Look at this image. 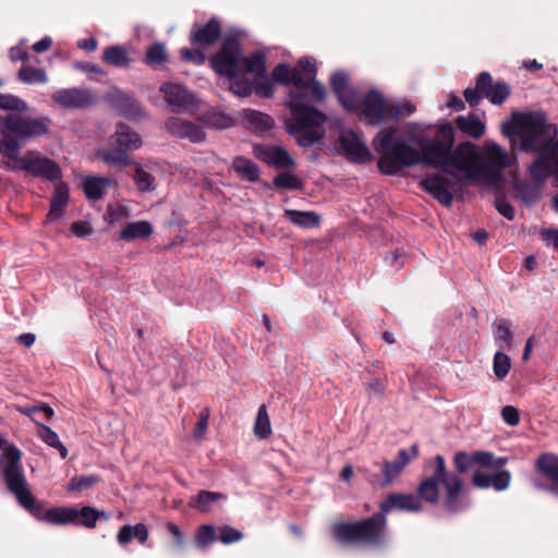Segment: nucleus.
Instances as JSON below:
<instances>
[{
	"mask_svg": "<svg viewBox=\"0 0 558 558\" xmlns=\"http://www.w3.org/2000/svg\"><path fill=\"white\" fill-rule=\"evenodd\" d=\"M414 142L420 149L409 145L403 137H395V129L380 130L372 142L374 150L381 156L377 161L379 171L393 175L417 163L437 169L448 167L450 148L454 144L453 126L449 122L444 123L433 138L418 135L414 136Z\"/></svg>",
	"mask_w": 558,
	"mask_h": 558,
	"instance_id": "f257e3e1",
	"label": "nucleus"
},
{
	"mask_svg": "<svg viewBox=\"0 0 558 558\" xmlns=\"http://www.w3.org/2000/svg\"><path fill=\"white\" fill-rule=\"evenodd\" d=\"M425 469H432V474L424 477L416 494L393 493L386 497L379 509L386 513L392 510L418 512L423 510V502L435 506L441 504L444 510L450 514L461 513L470 508V500L464 489L462 478L449 473L446 460L436 454L424 463Z\"/></svg>",
	"mask_w": 558,
	"mask_h": 558,
	"instance_id": "f03ea898",
	"label": "nucleus"
},
{
	"mask_svg": "<svg viewBox=\"0 0 558 558\" xmlns=\"http://www.w3.org/2000/svg\"><path fill=\"white\" fill-rule=\"evenodd\" d=\"M50 124L51 120L45 116L27 120L19 117L2 119L0 121V154L8 159L5 167L14 171H25L49 182L60 181L62 169L53 159L41 156L37 150H27L20 156L23 144L48 134Z\"/></svg>",
	"mask_w": 558,
	"mask_h": 558,
	"instance_id": "7ed1b4c3",
	"label": "nucleus"
},
{
	"mask_svg": "<svg viewBox=\"0 0 558 558\" xmlns=\"http://www.w3.org/2000/svg\"><path fill=\"white\" fill-rule=\"evenodd\" d=\"M271 76L276 83L284 86L292 85L286 105L293 119L289 132L295 137L298 144L310 147L323 140L325 132L322 128L327 121V116L311 106L310 95H304L301 71L287 63H279L274 68Z\"/></svg>",
	"mask_w": 558,
	"mask_h": 558,
	"instance_id": "20e7f679",
	"label": "nucleus"
},
{
	"mask_svg": "<svg viewBox=\"0 0 558 558\" xmlns=\"http://www.w3.org/2000/svg\"><path fill=\"white\" fill-rule=\"evenodd\" d=\"M387 518L381 512L355 522H341L332 526L335 538L344 544L361 543L379 547L386 543Z\"/></svg>",
	"mask_w": 558,
	"mask_h": 558,
	"instance_id": "39448f33",
	"label": "nucleus"
},
{
	"mask_svg": "<svg viewBox=\"0 0 558 558\" xmlns=\"http://www.w3.org/2000/svg\"><path fill=\"white\" fill-rule=\"evenodd\" d=\"M512 118L513 123L502 126L504 134L507 136L519 134L522 151L537 150L538 146L543 145L546 140L543 138V135L549 126L547 124V114L542 110L513 112Z\"/></svg>",
	"mask_w": 558,
	"mask_h": 558,
	"instance_id": "423d86ee",
	"label": "nucleus"
},
{
	"mask_svg": "<svg viewBox=\"0 0 558 558\" xmlns=\"http://www.w3.org/2000/svg\"><path fill=\"white\" fill-rule=\"evenodd\" d=\"M242 48L238 35L230 34L219 50L209 58L211 69L220 76L232 77L241 73Z\"/></svg>",
	"mask_w": 558,
	"mask_h": 558,
	"instance_id": "0eeeda50",
	"label": "nucleus"
},
{
	"mask_svg": "<svg viewBox=\"0 0 558 558\" xmlns=\"http://www.w3.org/2000/svg\"><path fill=\"white\" fill-rule=\"evenodd\" d=\"M8 490L14 495L17 504L29 512L36 520L46 522L47 509L44 505L37 502L33 496L22 466L14 472L8 471L4 477Z\"/></svg>",
	"mask_w": 558,
	"mask_h": 558,
	"instance_id": "6e6552de",
	"label": "nucleus"
},
{
	"mask_svg": "<svg viewBox=\"0 0 558 558\" xmlns=\"http://www.w3.org/2000/svg\"><path fill=\"white\" fill-rule=\"evenodd\" d=\"M389 101L390 99H385V97L378 89L372 88L364 95H362L359 92L357 107L355 109L347 110L361 114L364 118L367 125L376 126L389 120Z\"/></svg>",
	"mask_w": 558,
	"mask_h": 558,
	"instance_id": "1a4fd4ad",
	"label": "nucleus"
},
{
	"mask_svg": "<svg viewBox=\"0 0 558 558\" xmlns=\"http://www.w3.org/2000/svg\"><path fill=\"white\" fill-rule=\"evenodd\" d=\"M445 174H430L421 181L422 189L441 205L449 207L457 192L458 179L450 171Z\"/></svg>",
	"mask_w": 558,
	"mask_h": 558,
	"instance_id": "9d476101",
	"label": "nucleus"
},
{
	"mask_svg": "<svg viewBox=\"0 0 558 558\" xmlns=\"http://www.w3.org/2000/svg\"><path fill=\"white\" fill-rule=\"evenodd\" d=\"M299 70L302 73L304 95H310L311 106L320 104L326 99L327 92L325 86L316 80L317 62L313 57H302L299 62Z\"/></svg>",
	"mask_w": 558,
	"mask_h": 558,
	"instance_id": "9b49d317",
	"label": "nucleus"
},
{
	"mask_svg": "<svg viewBox=\"0 0 558 558\" xmlns=\"http://www.w3.org/2000/svg\"><path fill=\"white\" fill-rule=\"evenodd\" d=\"M339 146L345 158L357 165L373 160V154L362 138L361 134L353 130H343L339 135Z\"/></svg>",
	"mask_w": 558,
	"mask_h": 558,
	"instance_id": "f8f14e48",
	"label": "nucleus"
},
{
	"mask_svg": "<svg viewBox=\"0 0 558 558\" xmlns=\"http://www.w3.org/2000/svg\"><path fill=\"white\" fill-rule=\"evenodd\" d=\"M554 140L548 137L545 140L543 145L538 146L537 150L531 151L536 153L537 157L527 167V172L532 182H534L537 186H542L546 180L551 174H554V155H551Z\"/></svg>",
	"mask_w": 558,
	"mask_h": 558,
	"instance_id": "ddd939ff",
	"label": "nucleus"
},
{
	"mask_svg": "<svg viewBox=\"0 0 558 558\" xmlns=\"http://www.w3.org/2000/svg\"><path fill=\"white\" fill-rule=\"evenodd\" d=\"M252 151L255 158L275 169H290L295 166L291 154L280 145L255 143Z\"/></svg>",
	"mask_w": 558,
	"mask_h": 558,
	"instance_id": "4468645a",
	"label": "nucleus"
},
{
	"mask_svg": "<svg viewBox=\"0 0 558 558\" xmlns=\"http://www.w3.org/2000/svg\"><path fill=\"white\" fill-rule=\"evenodd\" d=\"M418 456V445L413 444L409 448L400 449L393 461H385L383 464V487L392 484L402 473L404 468Z\"/></svg>",
	"mask_w": 558,
	"mask_h": 558,
	"instance_id": "2eb2a0df",
	"label": "nucleus"
},
{
	"mask_svg": "<svg viewBox=\"0 0 558 558\" xmlns=\"http://www.w3.org/2000/svg\"><path fill=\"white\" fill-rule=\"evenodd\" d=\"M160 92L165 100L173 111L194 110L196 108V98L183 85L177 83H163Z\"/></svg>",
	"mask_w": 558,
	"mask_h": 558,
	"instance_id": "dca6fc26",
	"label": "nucleus"
},
{
	"mask_svg": "<svg viewBox=\"0 0 558 558\" xmlns=\"http://www.w3.org/2000/svg\"><path fill=\"white\" fill-rule=\"evenodd\" d=\"M166 130L173 136L189 140L192 143H202L206 138L204 126L201 123L170 117L165 123Z\"/></svg>",
	"mask_w": 558,
	"mask_h": 558,
	"instance_id": "f3484780",
	"label": "nucleus"
},
{
	"mask_svg": "<svg viewBox=\"0 0 558 558\" xmlns=\"http://www.w3.org/2000/svg\"><path fill=\"white\" fill-rule=\"evenodd\" d=\"M329 83L341 106L355 109L359 105V90L350 87L349 75L344 71H336L330 75Z\"/></svg>",
	"mask_w": 558,
	"mask_h": 558,
	"instance_id": "a211bd4d",
	"label": "nucleus"
},
{
	"mask_svg": "<svg viewBox=\"0 0 558 558\" xmlns=\"http://www.w3.org/2000/svg\"><path fill=\"white\" fill-rule=\"evenodd\" d=\"M108 97L110 105L125 119L138 121L146 117L140 102L121 89L112 90Z\"/></svg>",
	"mask_w": 558,
	"mask_h": 558,
	"instance_id": "6ab92c4d",
	"label": "nucleus"
},
{
	"mask_svg": "<svg viewBox=\"0 0 558 558\" xmlns=\"http://www.w3.org/2000/svg\"><path fill=\"white\" fill-rule=\"evenodd\" d=\"M477 87L484 98L488 99L490 104L500 106L510 96V86L504 81H497L493 84V77L489 72H481L477 75Z\"/></svg>",
	"mask_w": 558,
	"mask_h": 558,
	"instance_id": "aec40b11",
	"label": "nucleus"
},
{
	"mask_svg": "<svg viewBox=\"0 0 558 558\" xmlns=\"http://www.w3.org/2000/svg\"><path fill=\"white\" fill-rule=\"evenodd\" d=\"M476 156V146L473 143H460L457 147L450 148L448 167L464 172L465 178H468L472 167L476 166V163L473 162Z\"/></svg>",
	"mask_w": 558,
	"mask_h": 558,
	"instance_id": "412c9836",
	"label": "nucleus"
},
{
	"mask_svg": "<svg viewBox=\"0 0 558 558\" xmlns=\"http://www.w3.org/2000/svg\"><path fill=\"white\" fill-rule=\"evenodd\" d=\"M221 36V24L218 19L211 17L206 24H194L191 32V43L197 48L213 46Z\"/></svg>",
	"mask_w": 558,
	"mask_h": 558,
	"instance_id": "4be33fe9",
	"label": "nucleus"
},
{
	"mask_svg": "<svg viewBox=\"0 0 558 558\" xmlns=\"http://www.w3.org/2000/svg\"><path fill=\"white\" fill-rule=\"evenodd\" d=\"M536 469L550 481V484L535 482L534 486L558 497V457L554 453H543L536 461Z\"/></svg>",
	"mask_w": 558,
	"mask_h": 558,
	"instance_id": "5701e85b",
	"label": "nucleus"
},
{
	"mask_svg": "<svg viewBox=\"0 0 558 558\" xmlns=\"http://www.w3.org/2000/svg\"><path fill=\"white\" fill-rule=\"evenodd\" d=\"M52 100L63 108H85L93 104L92 95L87 89L61 88L52 94Z\"/></svg>",
	"mask_w": 558,
	"mask_h": 558,
	"instance_id": "b1692460",
	"label": "nucleus"
},
{
	"mask_svg": "<svg viewBox=\"0 0 558 558\" xmlns=\"http://www.w3.org/2000/svg\"><path fill=\"white\" fill-rule=\"evenodd\" d=\"M511 474L507 470H501L495 474H487L481 471L473 473L471 483L474 487L480 489H487L493 487L497 492L505 490L509 487Z\"/></svg>",
	"mask_w": 558,
	"mask_h": 558,
	"instance_id": "393cba45",
	"label": "nucleus"
},
{
	"mask_svg": "<svg viewBox=\"0 0 558 558\" xmlns=\"http://www.w3.org/2000/svg\"><path fill=\"white\" fill-rule=\"evenodd\" d=\"M70 198L69 185L65 182H59L54 185L53 195L50 201V209L46 217V222H53L63 216V209L66 207Z\"/></svg>",
	"mask_w": 558,
	"mask_h": 558,
	"instance_id": "a878e982",
	"label": "nucleus"
},
{
	"mask_svg": "<svg viewBox=\"0 0 558 558\" xmlns=\"http://www.w3.org/2000/svg\"><path fill=\"white\" fill-rule=\"evenodd\" d=\"M0 465L2 466L3 477L7 476L8 471L14 472L22 466L21 459L22 452L14 445L8 442L4 436L0 433Z\"/></svg>",
	"mask_w": 558,
	"mask_h": 558,
	"instance_id": "bb28decb",
	"label": "nucleus"
},
{
	"mask_svg": "<svg viewBox=\"0 0 558 558\" xmlns=\"http://www.w3.org/2000/svg\"><path fill=\"white\" fill-rule=\"evenodd\" d=\"M242 124L251 132L263 134L271 130L275 122L267 113L254 109H246L243 112Z\"/></svg>",
	"mask_w": 558,
	"mask_h": 558,
	"instance_id": "cd10ccee",
	"label": "nucleus"
},
{
	"mask_svg": "<svg viewBox=\"0 0 558 558\" xmlns=\"http://www.w3.org/2000/svg\"><path fill=\"white\" fill-rule=\"evenodd\" d=\"M111 141L112 146H118L128 154L142 145L140 135L124 123L117 124V130Z\"/></svg>",
	"mask_w": 558,
	"mask_h": 558,
	"instance_id": "c85d7f7f",
	"label": "nucleus"
},
{
	"mask_svg": "<svg viewBox=\"0 0 558 558\" xmlns=\"http://www.w3.org/2000/svg\"><path fill=\"white\" fill-rule=\"evenodd\" d=\"M111 184L112 180L109 178L87 175L83 179L82 187L89 201H99Z\"/></svg>",
	"mask_w": 558,
	"mask_h": 558,
	"instance_id": "c756f323",
	"label": "nucleus"
},
{
	"mask_svg": "<svg viewBox=\"0 0 558 558\" xmlns=\"http://www.w3.org/2000/svg\"><path fill=\"white\" fill-rule=\"evenodd\" d=\"M149 533L146 524L137 523L135 525L125 524L120 527L117 539L118 543L122 546L128 545L134 538L138 541L140 544L144 545L148 539Z\"/></svg>",
	"mask_w": 558,
	"mask_h": 558,
	"instance_id": "7c9ffc66",
	"label": "nucleus"
},
{
	"mask_svg": "<svg viewBox=\"0 0 558 558\" xmlns=\"http://www.w3.org/2000/svg\"><path fill=\"white\" fill-rule=\"evenodd\" d=\"M456 125L463 134L475 140L483 136L486 131L485 123L475 114L459 116Z\"/></svg>",
	"mask_w": 558,
	"mask_h": 558,
	"instance_id": "2f4dec72",
	"label": "nucleus"
},
{
	"mask_svg": "<svg viewBox=\"0 0 558 558\" xmlns=\"http://www.w3.org/2000/svg\"><path fill=\"white\" fill-rule=\"evenodd\" d=\"M232 169L250 183H256L260 179L259 167L251 159L244 156H236L232 161Z\"/></svg>",
	"mask_w": 558,
	"mask_h": 558,
	"instance_id": "473e14b6",
	"label": "nucleus"
},
{
	"mask_svg": "<svg viewBox=\"0 0 558 558\" xmlns=\"http://www.w3.org/2000/svg\"><path fill=\"white\" fill-rule=\"evenodd\" d=\"M154 232L151 223L147 220L128 222L120 231V239L133 241L136 239H148Z\"/></svg>",
	"mask_w": 558,
	"mask_h": 558,
	"instance_id": "72a5a7b5",
	"label": "nucleus"
},
{
	"mask_svg": "<svg viewBox=\"0 0 558 558\" xmlns=\"http://www.w3.org/2000/svg\"><path fill=\"white\" fill-rule=\"evenodd\" d=\"M284 217L294 226L302 229L316 228L320 223V216L315 211L284 209Z\"/></svg>",
	"mask_w": 558,
	"mask_h": 558,
	"instance_id": "f704fd0d",
	"label": "nucleus"
},
{
	"mask_svg": "<svg viewBox=\"0 0 558 558\" xmlns=\"http://www.w3.org/2000/svg\"><path fill=\"white\" fill-rule=\"evenodd\" d=\"M76 508L60 506L47 509L46 522L52 525H69L75 524Z\"/></svg>",
	"mask_w": 558,
	"mask_h": 558,
	"instance_id": "c9c22d12",
	"label": "nucleus"
},
{
	"mask_svg": "<svg viewBox=\"0 0 558 558\" xmlns=\"http://www.w3.org/2000/svg\"><path fill=\"white\" fill-rule=\"evenodd\" d=\"M266 71V57L263 52L255 51L247 57L242 54L241 73H252L255 77H264Z\"/></svg>",
	"mask_w": 558,
	"mask_h": 558,
	"instance_id": "e433bc0d",
	"label": "nucleus"
},
{
	"mask_svg": "<svg viewBox=\"0 0 558 558\" xmlns=\"http://www.w3.org/2000/svg\"><path fill=\"white\" fill-rule=\"evenodd\" d=\"M494 340L499 350L509 351L512 347L511 324L508 319L500 318L493 323Z\"/></svg>",
	"mask_w": 558,
	"mask_h": 558,
	"instance_id": "4c0bfd02",
	"label": "nucleus"
},
{
	"mask_svg": "<svg viewBox=\"0 0 558 558\" xmlns=\"http://www.w3.org/2000/svg\"><path fill=\"white\" fill-rule=\"evenodd\" d=\"M100 519L108 520L109 514L106 511L97 510L94 507L83 506L81 509H76V520L74 525L94 529L97 521Z\"/></svg>",
	"mask_w": 558,
	"mask_h": 558,
	"instance_id": "58836bf2",
	"label": "nucleus"
},
{
	"mask_svg": "<svg viewBox=\"0 0 558 558\" xmlns=\"http://www.w3.org/2000/svg\"><path fill=\"white\" fill-rule=\"evenodd\" d=\"M102 60L116 68H126L131 63L128 49L120 45L107 47L104 50Z\"/></svg>",
	"mask_w": 558,
	"mask_h": 558,
	"instance_id": "ea45409f",
	"label": "nucleus"
},
{
	"mask_svg": "<svg viewBox=\"0 0 558 558\" xmlns=\"http://www.w3.org/2000/svg\"><path fill=\"white\" fill-rule=\"evenodd\" d=\"M485 150L486 160L489 165L495 166L499 170H504L510 165L508 153L497 143H486Z\"/></svg>",
	"mask_w": 558,
	"mask_h": 558,
	"instance_id": "a19ab883",
	"label": "nucleus"
},
{
	"mask_svg": "<svg viewBox=\"0 0 558 558\" xmlns=\"http://www.w3.org/2000/svg\"><path fill=\"white\" fill-rule=\"evenodd\" d=\"M221 499H226V496L222 493L201 490L195 497L192 498L190 506L199 512H207L214 502H217Z\"/></svg>",
	"mask_w": 558,
	"mask_h": 558,
	"instance_id": "79ce46f5",
	"label": "nucleus"
},
{
	"mask_svg": "<svg viewBox=\"0 0 558 558\" xmlns=\"http://www.w3.org/2000/svg\"><path fill=\"white\" fill-rule=\"evenodd\" d=\"M38 426V436L40 439L49 447L57 449L60 452L62 459L68 457V449L61 442L59 435L52 430L49 426L37 423Z\"/></svg>",
	"mask_w": 558,
	"mask_h": 558,
	"instance_id": "37998d69",
	"label": "nucleus"
},
{
	"mask_svg": "<svg viewBox=\"0 0 558 558\" xmlns=\"http://www.w3.org/2000/svg\"><path fill=\"white\" fill-rule=\"evenodd\" d=\"M501 171L502 170H499L498 168L492 169L485 166L476 165L472 167L466 179L478 180L488 185H495L501 178Z\"/></svg>",
	"mask_w": 558,
	"mask_h": 558,
	"instance_id": "c03bdc74",
	"label": "nucleus"
},
{
	"mask_svg": "<svg viewBox=\"0 0 558 558\" xmlns=\"http://www.w3.org/2000/svg\"><path fill=\"white\" fill-rule=\"evenodd\" d=\"M17 78L24 84H44L48 82V76L44 69L33 68L31 65H22L17 72Z\"/></svg>",
	"mask_w": 558,
	"mask_h": 558,
	"instance_id": "a18cd8bd",
	"label": "nucleus"
},
{
	"mask_svg": "<svg viewBox=\"0 0 558 558\" xmlns=\"http://www.w3.org/2000/svg\"><path fill=\"white\" fill-rule=\"evenodd\" d=\"M244 74L239 73L235 76L227 77L230 90L239 97H248L253 93V84Z\"/></svg>",
	"mask_w": 558,
	"mask_h": 558,
	"instance_id": "49530a36",
	"label": "nucleus"
},
{
	"mask_svg": "<svg viewBox=\"0 0 558 558\" xmlns=\"http://www.w3.org/2000/svg\"><path fill=\"white\" fill-rule=\"evenodd\" d=\"M274 186L280 190L296 191L302 189L303 183L296 174L283 171L274 178Z\"/></svg>",
	"mask_w": 558,
	"mask_h": 558,
	"instance_id": "de8ad7c7",
	"label": "nucleus"
},
{
	"mask_svg": "<svg viewBox=\"0 0 558 558\" xmlns=\"http://www.w3.org/2000/svg\"><path fill=\"white\" fill-rule=\"evenodd\" d=\"M271 432V425L266 405L262 404L257 411L254 425V433L258 438L266 439L268 436H270Z\"/></svg>",
	"mask_w": 558,
	"mask_h": 558,
	"instance_id": "09e8293b",
	"label": "nucleus"
},
{
	"mask_svg": "<svg viewBox=\"0 0 558 558\" xmlns=\"http://www.w3.org/2000/svg\"><path fill=\"white\" fill-rule=\"evenodd\" d=\"M453 468L454 472H451L452 474H457L459 478L461 474H465L469 472L474 465V456L473 453H469L466 451H458L453 454Z\"/></svg>",
	"mask_w": 558,
	"mask_h": 558,
	"instance_id": "8fccbe9b",
	"label": "nucleus"
},
{
	"mask_svg": "<svg viewBox=\"0 0 558 558\" xmlns=\"http://www.w3.org/2000/svg\"><path fill=\"white\" fill-rule=\"evenodd\" d=\"M511 368V359L505 351L499 350L495 353L493 360V371L494 375L499 379H505Z\"/></svg>",
	"mask_w": 558,
	"mask_h": 558,
	"instance_id": "3c124183",
	"label": "nucleus"
},
{
	"mask_svg": "<svg viewBox=\"0 0 558 558\" xmlns=\"http://www.w3.org/2000/svg\"><path fill=\"white\" fill-rule=\"evenodd\" d=\"M101 158L105 162L119 167H126L131 163L129 154L118 146L104 150Z\"/></svg>",
	"mask_w": 558,
	"mask_h": 558,
	"instance_id": "603ef678",
	"label": "nucleus"
},
{
	"mask_svg": "<svg viewBox=\"0 0 558 558\" xmlns=\"http://www.w3.org/2000/svg\"><path fill=\"white\" fill-rule=\"evenodd\" d=\"M415 107L409 101L400 102L390 100L388 104V118L389 120L399 121L402 118L409 117L414 113Z\"/></svg>",
	"mask_w": 558,
	"mask_h": 558,
	"instance_id": "864d4df0",
	"label": "nucleus"
},
{
	"mask_svg": "<svg viewBox=\"0 0 558 558\" xmlns=\"http://www.w3.org/2000/svg\"><path fill=\"white\" fill-rule=\"evenodd\" d=\"M168 61V54L166 47L161 43H155L151 45L146 53L144 62L148 65H158Z\"/></svg>",
	"mask_w": 558,
	"mask_h": 558,
	"instance_id": "5fc2aeb1",
	"label": "nucleus"
},
{
	"mask_svg": "<svg viewBox=\"0 0 558 558\" xmlns=\"http://www.w3.org/2000/svg\"><path fill=\"white\" fill-rule=\"evenodd\" d=\"M539 187L534 182L520 181L514 185L522 201L526 204L535 203L539 197Z\"/></svg>",
	"mask_w": 558,
	"mask_h": 558,
	"instance_id": "6e6d98bb",
	"label": "nucleus"
},
{
	"mask_svg": "<svg viewBox=\"0 0 558 558\" xmlns=\"http://www.w3.org/2000/svg\"><path fill=\"white\" fill-rule=\"evenodd\" d=\"M99 480V476L96 474L74 476L66 485V489L69 492H82L97 484Z\"/></svg>",
	"mask_w": 558,
	"mask_h": 558,
	"instance_id": "4d7b16f0",
	"label": "nucleus"
},
{
	"mask_svg": "<svg viewBox=\"0 0 558 558\" xmlns=\"http://www.w3.org/2000/svg\"><path fill=\"white\" fill-rule=\"evenodd\" d=\"M134 181L137 189L142 192L154 190L155 177L142 167L135 169Z\"/></svg>",
	"mask_w": 558,
	"mask_h": 558,
	"instance_id": "13d9d810",
	"label": "nucleus"
},
{
	"mask_svg": "<svg viewBox=\"0 0 558 558\" xmlns=\"http://www.w3.org/2000/svg\"><path fill=\"white\" fill-rule=\"evenodd\" d=\"M218 539L216 530L210 524H203L198 527L196 533V543L198 547H206L214 541Z\"/></svg>",
	"mask_w": 558,
	"mask_h": 558,
	"instance_id": "bf43d9fd",
	"label": "nucleus"
},
{
	"mask_svg": "<svg viewBox=\"0 0 558 558\" xmlns=\"http://www.w3.org/2000/svg\"><path fill=\"white\" fill-rule=\"evenodd\" d=\"M209 123L218 130H226L234 126V119L223 111H214L209 117Z\"/></svg>",
	"mask_w": 558,
	"mask_h": 558,
	"instance_id": "052dcab7",
	"label": "nucleus"
},
{
	"mask_svg": "<svg viewBox=\"0 0 558 558\" xmlns=\"http://www.w3.org/2000/svg\"><path fill=\"white\" fill-rule=\"evenodd\" d=\"M475 464H480L485 468H498L505 463L504 459H498V463H495V456L489 451H475L473 452Z\"/></svg>",
	"mask_w": 558,
	"mask_h": 558,
	"instance_id": "680f3d73",
	"label": "nucleus"
},
{
	"mask_svg": "<svg viewBox=\"0 0 558 558\" xmlns=\"http://www.w3.org/2000/svg\"><path fill=\"white\" fill-rule=\"evenodd\" d=\"M242 532L230 525H222L219 527L218 539L223 544H232L239 542L242 539Z\"/></svg>",
	"mask_w": 558,
	"mask_h": 558,
	"instance_id": "e2e57ef3",
	"label": "nucleus"
},
{
	"mask_svg": "<svg viewBox=\"0 0 558 558\" xmlns=\"http://www.w3.org/2000/svg\"><path fill=\"white\" fill-rule=\"evenodd\" d=\"M180 56L183 61L194 63L196 65H202L206 61V57L203 51L192 48H182L180 50Z\"/></svg>",
	"mask_w": 558,
	"mask_h": 558,
	"instance_id": "0e129e2a",
	"label": "nucleus"
},
{
	"mask_svg": "<svg viewBox=\"0 0 558 558\" xmlns=\"http://www.w3.org/2000/svg\"><path fill=\"white\" fill-rule=\"evenodd\" d=\"M259 78L260 81L253 85V90L262 98H271L274 95L272 83L266 77V75Z\"/></svg>",
	"mask_w": 558,
	"mask_h": 558,
	"instance_id": "69168bd1",
	"label": "nucleus"
},
{
	"mask_svg": "<svg viewBox=\"0 0 558 558\" xmlns=\"http://www.w3.org/2000/svg\"><path fill=\"white\" fill-rule=\"evenodd\" d=\"M70 230L80 239H85L94 232L90 222L84 220L72 223Z\"/></svg>",
	"mask_w": 558,
	"mask_h": 558,
	"instance_id": "338daca9",
	"label": "nucleus"
},
{
	"mask_svg": "<svg viewBox=\"0 0 558 558\" xmlns=\"http://www.w3.org/2000/svg\"><path fill=\"white\" fill-rule=\"evenodd\" d=\"M501 417L509 426H517L520 422L519 410L513 405H506L501 410Z\"/></svg>",
	"mask_w": 558,
	"mask_h": 558,
	"instance_id": "774afa93",
	"label": "nucleus"
}]
</instances>
